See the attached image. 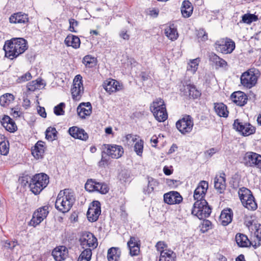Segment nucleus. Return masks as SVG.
Instances as JSON below:
<instances>
[{
	"mask_svg": "<svg viewBox=\"0 0 261 261\" xmlns=\"http://www.w3.org/2000/svg\"><path fill=\"white\" fill-rule=\"evenodd\" d=\"M176 255L173 251H162L159 261H175Z\"/></svg>",
	"mask_w": 261,
	"mask_h": 261,
	"instance_id": "nucleus-40",
	"label": "nucleus"
},
{
	"mask_svg": "<svg viewBox=\"0 0 261 261\" xmlns=\"http://www.w3.org/2000/svg\"><path fill=\"white\" fill-rule=\"evenodd\" d=\"M222 175L223 176L220 175L219 177H216L214 179L215 188L220 194L223 193L226 188L225 174L224 173H223Z\"/></svg>",
	"mask_w": 261,
	"mask_h": 261,
	"instance_id": "nucleus-28",
	"label": "nucleus"
},
{
	"mask_svg": "<svg viewBox=\"0 0 261 261\" xmlns=\"http://www.w3.org/2000/svg\"><path fill=\"white\" fill-rule=\"evenodd\" d=\"M63 247L61 246V248H56L52 251L51 255L56 261H62L65 259L64 254L62 253L61 248Z\"/></svg>",
	"mask_w": 261,
	"mask_h": 261,
	"instance_id": "nucleus-47",
	"label": "nucleus"
},
{
	"mask_svg": "<svg viewBox=\"0 0 261 261\" xmlns=\"http://www.w3.org/2000/svg\"><path fill=\"white\" fill-rule=\"evenodd\" d=\"M101 149V158L100 160L98 163V166L101 168H105L106 166L108 165V164H109L110 156H109V155H108V154L106 153V152L103 149Z\"/></svg>",
	"mask_w": 261,
	"mask_h": 261,
	"instance_id": "nucleus-45",
	"label": "nucleus"
},
{
	"mask_svg": "<svg viewBox=\"0 0 261 261\" xmlns=\"http://www.w3.org/2000/svg\"><path fill=\"white\" fill-rule=\"evenodd\" d=\"M197 36L199 39V41L204 42L208 39L207 33L203 29H200L197 31Z\"/></svg>",
	"mask_w": 261,
	"mask_h": 261,
	"instance_id": "nucleus-55",
	"label": "nucleus"
},
{
	"mask_svg": "<svg viewBox=\"0 0 261 261\" xmlns=\"http://www.w3.org/2000/svg\"><path fill=\"white\" fill-rule=\"evenodd\" d=\"M44 142L41 141H38L32 150V154L36 159H42L44 153Z\"/></svg>",
	"mask_w": 261,
	"mask_h": 261,
	"instance_id": "nucleus-30",
	"label": "nucleus"
},
{
	"mask_svg": "<svg viewBox=\"0 0 261 261\" xmlns=\"http://www.w3.org/2000/svg\"><path fill=\"white\" fill-rule=\"evenodd\" d=\"M18 245V242L16 240L13 241H7L5 243L4 247L7 249H10L12 250Z\"/></svg>",
	"mask_w": 261,
	"mask_h": 261,
	"instance_id": "nucleus-62",
	"label": "nucleus"
},
{
	"mask_svg": "<svg viewBox=\"0 0 261 261\" xmlns=\"http://www.w3.org/2000/svg\"><path fill=\"white\" fill-rule=\"evenodd\" d=\"M193 8L189 1H184L181 7V12L185 18L189 17L192 14Z\"/></svg>",
	"mask_w": 261,
	"mask_h": 261,
	"instance_id": "nucleus-35",
	"label": "nucleus"
},
{
	"mask_svg": "<svg viewBox=\"0 0 261 261\" xmlns=\"http://www.w3.org/2000/svg\"><path fill=\"white\" fill-rule=\"evenodd\" d=\"M69 30L70 32L76 33V31L74 30V27H77L79 24V22L74 18H70L69 19Z\"/></svg>",
	"mask_w": 261,
	"mask_h": 261,
	"instance_id": "nucleus-61",
	"label": "nucleus"
},
{
	"mask_svg": "<svg viewBox=\"0 0 261 261\" xmlns=\"http://www.w3.org/2000/svg\"><path fill=\"white\" fill-rule=\"evenodd\" d=\"M166 36L170 40L174 41L177 39L178 34L174 24H171L165 30Z\"/></svg>",
	"mask_w": 261,
	"mask_h": 261,
	"instance_id": "nucleus-36",
	"label": "nucleus"
},
{
	"mask_svg": "<svg viewBox=\"0 0 261 261\" xmlns=\"http://www.w3.org/2000/svg\"><path fill=\"white\" fill-rule=\"evenodd\" d=\"M238 194L241 202L247 199L253 198V196L251 191L245 187H242L239 189Z\"/></svg>",
	"mask_w": 261,
	"mask_h": 261,
	"instance_id": "nucleus-41",
	"label": "nucleus"
},
{
	"mask_svg": "<svg viewBox=\"0 0 261 261\" xmlns=\"http://www.w3.org/2000/svg\"><path fill=\"white\" fill-rule=\"evenodd\" d=\"M233 127L243 136H248L255 133L256 128L250 123L243 122L239 119H236L233 124Z\"/></svg>",
	"mask_w": 261,
	"mask_h": 261,
	"instance_id": "nucleus-7",
	"label": "nucleus"
},
{
	"mask_svg": "<svg viewBox=\"0 0 261 261\" xmlns=\"http://www.w3.org/2000/svg\"><path fill=\"white\" fill-rule=\"evenodd\" d=\"M232 217L233 213L231 209H224L221 213L220 220L223 226H227L232 221Z\"/></svg>",
	"mask_w": 261,
	"mask_h": 261,
	"instance_id": "nucleus-27",
	"label": "nucleus"
},
{
	"mask_svg": "<svg viewBox=\"0 0 261 261\" xmlns=\"http://www.w3.org/2000/svg\"><path fill=\"white\" fill-rule=\"evenodd\" d=\"M71 92L73 100H79L80 99L84 92L82 77L81 75L78 74L75 76Z\"/></svg>",
	"mask_w": 261,
	"mask_h": 261,
	"instance_id": "nucleus-11",
	"label": "nucleus"
},
{
	"mask_svg": "<svg viewBox=\"0 0 261 261\" xmlns=\"http://www.w3.org/2000/svg\"><path fill=\"white\" fill-rule=\"evenodd\" d=\"M214 46L217 52L226 55L232 53L235 49L236 44L230 38L225 37L217 40Z\"/></svg>",
	"mask_w": 261,
	"mask_h": 261,
	"instance_id": "nucleus-6",
	"label": "nucleus"
},
{
	"mask_svg": "<svg viewBox=\"0 0 261 261\" xmlns=\"http://www.w3.org/2000/svg\"><path fill=\"white\" fill-rule=\"evenodd\" d=\"M236 241L238 245L241 247H247L254 244L253 241H250L247 237L242 233H237L236 236Z\"/></svg>",
	"mask_w": 261,
	"mask_h": 261,
	"instance_id": "nucleus-29",
	"label": "nucleus"
},
{
	"mask_svg": "<svg viewBox=\"0 0 261 261\" xmlns=\"http://www.w3.org/2000/svg\"><path fill=\"white\" fill-rule=\"evenodd\" d=\"M14 96L12 94L6 93L0 97V105L5 106L8 105L11 101L13 100Z\"/></svg>",
	"mask_w": 261,
	"mask_h": 261,
	"instance_id": "nucleus-48",
	"label": "nucleus"
},
{
	"mask_svg": "<svg viewBox=\"0 0 261 261\" xmlns=\"http://www.w3.org/2000/svg\"><path fill=\"white\" fill-rule=\"evenodd\" d=\"M159 13V11L158 9L153 8L152 10H150L149 12V15L154 18H156L158 16Z\"/></svg>",
	"mask_w": 261,
	"mask_h": 261,
	"instance_id": "nucleus-64",
	"label": "nucleus"
},
{
	"mask_svg": "<svg viewBox=\"0 0 261 261\" xmlns=\"http://www.w3.org/2000/svg\"><path fill=\"white\" fill-rule=\"evenodd\" d=\"M97 183V181L95 179H88L85 184V188L89 192L95 191Z\"/></svg>",
	"mask_w": 261,
	"mask_h": 261,
	"instance_id": "nucleus-51",
	"label": "nucleus"
},
{
	"mask_svg": "<svg viewBox=\"0 0 261 261\" xmlns=\"http://www.w3.org/2000/svg\"><path fill=\"white\" fill-rule=\"evenodd\" d=\"M243 163L247 167L261 169V155L254 152H247L243 157Z\"/></svg>",
	"mask_w": 261,
	"mask_h": 261,
	"instance_id": "nucleus-10",
	"label": "nucleus"
},
{
	"mask_svg": "<svg viewBox=\"0 0 261 261\" xmlns=\"http://www.w3.org/2000/svg\"><path fill=\"white\" fill-rule=\"evenodd\" d=\"M38 113L39 114L40 116L43 118L46 117V113L45 112V108L44 107H42L39 106V109L37 110Z\"/></svg>",
	"mask_w": 261,
	"mask_h": 261,
	"instance_id": "nucleus-63",
	"label": "nucleus"
},
{
	"mask_svg": "<svg viewBox=\"0 0 261 261\" xmlns=\"http://www.w3.org/2000/svg\"><path fill=\"white\" fill-rule=\"evenodd\" d=\"M194 125L192 117L190 115H186L176 123L177 129L183 135L190 133Z\"/></svg>",
	"mask_w": 261,
	"mask_h": 261,
	"instance_id": "nucleus-9",
	"label": "nucleus"
},
{
	"mask_svg": "<svg viewBox=\"0 0 261 261\" xmlns=\"http://www.w3.org/2000/svg\"><path fill=\"white\" fill-rule=\"evenodd\" d=\"M150 110L159 122H164L168 118L166 105L161 98H156L150 104Z\"/></svg>",
	"mask_w": 261,
	"mask_h": 261,
	"instance_id": "nucleus-3",
	"label": "nucleus"
},
{
	"mask_svg": "<svg viewBox=\"0 0 261 261\" xmlns=\"http://www.w3.org/2000/svg\"><path fill=\"white\" fill-rule=\"evenodd\" d=\"M10 41H13L14 47L16 48L19 55L23 53L28 48L27 42L22 38H13L10 39Z\"/></svg>",
	"mask_w": 261,
	"mask_h": 261,
	"instance_id": "nucleus-24",
	"label": "nucleus"
},
{
	"mask_svg": "<svg viewBox=\"0 0 261 261\" xmlns=\"http://www.w3.org/2000/svg\"><path fill=\"white\" fill-rule=\"evenodd\" d=\"M57 131L55 127H48L45 131V138L49 141H54L57 139Z\"/></svg>",
	"mask_w": 261,
	"mask_h": 261,
	"instance_id": "nucleus-42",
	"label": "nucleus"
},
{
	"mask_svg": "<svg viewBox=\"0 0 261 261\" xmlns=\"http://www.w3.org/2000/svg\"><path fill=\"white\" fill-rule=\"evenodd\" d=\"M92 107L90 102H82L77 108V113L81 119H85L92 113Z\"/></svg>",
	"mask_w": 261,
	"mask_h": 261,
	"instance_id": "nucleus-20",
	"label": "nucleus"
},
{
	"mask_svg": "<svg viewBox=\"0 0 261 261\" xmlns=\"http://www.w3.org/2000/svg\"><path fill=\"white\" fill-rule=\"evenodd\" d=\"M103 87L107 92L111 94L122 89V85L115 80L110 79L104 82Z\"/></svg>",
	"mask_w": 261,
	"mask_h": 261,
	"instance_id": "nucleus-17",
	"label": "nucleus"
},
{
	"mask_svg": "<svg viewBox=\"0 0 261 261\" xmlns=\"http://www.w3.org/2000/svg\"><path fill=\"white\" fill-rule=\"evenodd\" d=\"M32 76L31 74L29 72H27L25 74L19 76L17 79V82L18 83L25 82L30 80L32 79Z\"/></svg>",
	"mask_w": 261,
	"mask_h": 261,
	"instance_id": "nucleus-60",
	"label": "nucleus"
},
{
	"mask_svg": "<svg viewBox=\"0 0 261 261\" xmlns=\"http://www.w3.org/2000/svg\"><path fill=\"white\" fill-rule=\"evenodd\" d=\"M96 185V188H95V191H97L102 194H105L108 193L109 187L106 183L97 182Z\"/></svg>",
	"mask_w": 261,
	"mask_h": 261,
	"instance_id": "nucleus-49",
	"label": "nucleus"
},
{
	"mask_svg": "<svg viewBox=\"0 0 261 261\" xmlns=\"http://www.w3.org/2000/svg\"><path fill=\"white\" fill-rule=\"evenodd\" d=\"M9 151V143L5 137L0 134V153L2 155H7Z\"/></svg>",
	"mask_w": 261,
	"mask_h": 261,
	"instance_id": "nucleus-37",
	"label": "nucleus"
},
{
	"mask_svg": "<svg viewBox=\"0 0 261 261\" xmlns=\"http://www.w3.org/2000/svg\"><path fill=\"white\" fill-rule=\"evenodd\" d=\"M65 106V104L64 102H61L57 106H55L54 109V112L57 116L63 115L65 113V111L63 109Z\"/></svg>",
	"mask_w": 261,
	"mask_h": 261,
	"instance_id": "nucleus-54",
	"label": "nucleus"
},
{
	"mask_svg": "<svg viewBox=\"0 0 261 261\" xmlns=\"http://www.w3.org/2000/svg\"><path fill=\"white\" fill-rule=\"evenodd\" d=\"M101 149H103L106 153L113 159H118L124 153L123 147L116 144H104Z\"/></svg>",
	"mask_w": 261,
	"mask_h": 261,
	"instance_id": "nucleus-12",
	"label": "nucleus"
},
{
	"mask_svg": "<svg viewBox=\"0 0 261 261\" xmlns=\"http://www.w3.org/2000/svg\"><path fill=\"white\" fill-rule=\"evenodd\" d=\"M242 203L243 206L249 210H255L257 207L253 196V198H250L243 201Z\"/></svg>",
	"mask_w": 261,
	"mask_h": 261,
	"instance_id": "nucleus-44",
	"label": "nucleus"
},
{
	"mask_svg": "<svg viewBox=\"0 0 261 261\" xmlns=\"http://www.w3.org/2000/svg\"><path fill=\"white\" fill-rule=\"evenodd\" d=\"M164 200L168 204H179L182 201V197L176 191H171L164 195Z\"/></svg>",
	"mask_w": 261,
	"mask_h": 261,
	"instance_id": "nucleus-18",
	"label": "nucleus"
},
{
	"mask_svg": "<svg viewBox=\"0 0 261 261\" xmlns=\"http://www.w3.org/2000/svg\"><path fill=\"white\" fill-rule=\"evenodd\" d=\"M41 81L35 80L29 82L27 86V88L29 91H34L36 89L38 88L39 86L40 85Z\"/></svg>",
	"mask_w": 261,
	"mask_h": 261,
	"instance_id": "nucleus-57",
	"label": "nucleus"
},
{
	"mask_svg": "<svg viewBox=\"0 0 261 261\" xmlns=\"http://www.w3.org/2000/svg\"><path fill=\"white\" fill-rule=\"evenodd\" d=\"M139 242H140V241L138 240V239L134 237H130L127 242V246L131 256H136L139 254L140 244Z\"/></svg>",
	"mask_w": 261,
	"mask_h": 261,
	"instance_id": "nucleus-23",
	"label": "nucleus"
},
{
	"mask_svg": "<svg viewBox=\"0 0 261 261\" xmlns=\"http://www.w3.org/2000/svg\"><path fill=\"white\" fill-rule=\"evenodd\" d=\"M31 180H32V177L29 175H23L19 178V181L23 187H25L27 185L29 187V183L31 182Z\"/></svg>",
	"mask_w": 261,
	"mask_h": 261,
	"instance_id": "nucleus-59",
	"label": "nucleus"
},
{
	"mask_svg": "<svg viewBox=\"0 0 261 261\" xmlns=\"http://www.w3.org/2000/svg\"><path fill=\"white\" fill-rule=\"evenodd\" d=\"M68 133L73 138L82 141H87L89 138V135L85 130L77 126L70 127L68 129Z\"/></svg>",
	"mask_w": 261,
	"mask_h": 261,
	"instance_id": "nucleus-19",
	"label": "nucleus"
},
{
	"mask_svg": "<svg viewBox=\"0 0 261 261\" xmlns=\"http://www.w3.org/2000/svg\"><path fill=\"white\" fill-rule=\"evenodd\" d=\"M156 250L160 252V253L164 251H172L171 249H168L167 245L163 241H159L155 245Z\"/></svg>",
	"mask_w": 261,
	"mask_h": 261,
	"instance_id": "nucleus-58",
	"label": "nucleus"
},
{
	"mask_svg": "<svg viewBox=\"0 0 261 261\" xmlns=\"http://www.w3.org/2000/svg\"><path fill=\"white\" fill-rule=\"evenodd\" d=\"M1 123L6 129L10 132H14L17 129V126L15 122L9 116H5Z\"/></svg>",
	"mask_w": 261,
	"mask_h": 261,
	"instance_id": "nucleus-31",
	"label": "nucleus"
},
{
	"mask_svg": "<svg viewBox=\"0 0 261 261\" xmlns=\"http://www.w3.org/2000/svg\"><path fill=\"white\" fill-rule=\"evenodd\" d=\"M48 183L49 176L47 174L44 173H38L32 177L29 188L35 195H38L47 187Z\"/></svg>",
	"mask_w": 261,
	"mask_h": 261,
	"instance_id": "nucleus-2",
	"label": "nucleus"
},
{
	"mask_svg": "<svg viewBox=\"0 0 261 261\" xmlns=\"http://www.w3.org/2000/svg\"><path fill=\"white\" fill-rule=\"evenodd\" d=\"M207 57L211 64L215 66L216 69H225L228 66L227 62L214 52L208 53Z\"/></svg>",
	"mask_w": 261,
	"mask_h": 261,
	"instance_id": "nucleus-15",
	"label": "nucleus"
},
{
	"mask_svg": "<svg viewBox=\"0 0 261 261\" xmlns=\"http://www.w3.org/2000/svg\"><path fill=\"white\" fill-rule=\"evenodd\" d=\"M83 63L87 67L92 68L96 65V58L91 55H87L84 57Z\"/></svg>",
	"mask_w": 261,
	"mask_h": 261,
	"instance_id": "nucleus-43",
	"label": "nucleus"
},
{
	"mask_svg": "<svg viewBox=\"0 0 261 261\" xmlns=\"http://www.w3.org/2000/svg\"><path fill=\"white\" fill-rule=\"evenodd\" d=\"M101 213L100 203L98 201H94L89 206L87 212L88 220L91 222L96 221Z\"/></svg>",
	"mask_w": 261,
	"mask_h": 261,
	"instance_id": "nucleus-14",
	"label": "nucleus"
},
{
	"mask_svg": "<svg viewBox=\"0 0 261 261\" xmlns=\"http://www.w3.org/2000/svg\"><path fill=\"white\" fill-rule=\"evenodd\" d=\"M214 110L220 117L226 118L228 117L229 112L227 106L223 103H215Z\"/></svg>",
	"mask_w": 261,
	"mask_h": 261,
	"instance_id": "nucleus-34",
	"label": "nucleus"
},
{
	"mask_svg": "<svg viewBox=\"0 0 261 261\" xmlns=\"http://www.w3.org/2000/svg\"><path fill=\"white\" fill-rule=\"evenodd\" d=\"M212 213V208L205 199L196 201L192 210V214L199 219L208 217Z\"/></svg>",
	"mask_w": 261,
	"mask_h": 261,
	"instance_id": "nucleus-4",
	"label": "nucleus"
},
{
	"mask_svg": "<svg viewBox=\"0 0 261 261\" xmlns=\"http://www.w3.org/2000/svg\"><path fill=\"white\" fill-rule=\"evenodd\" d=\"M208 187V182L204 180L201 181L194 192V199L195 200L205 199L204 197Z\"/></svg>",
	"mask_w": 261,
	"mask_h": 261,
	"instance_id": "nucleus-16",
	"label": "nucleus"
},
{
	"mask_svg": "<svg viewBox=\"0 0 261 261\" xmlns=\"http://www.w3.org/2000/svg\"><path fill=\"white\" fill-rule=\"evenodd\" d=\"M84 250L80 255V258L82 260H86L87 261L90 260L92 256V249L85 248H83Z\"/></svg>",
	"mask_w": 261,
	"mask_h": 261,
	"instance_id": "nucleus-50",
	"label": "nucleus"
},
{
	"mask_svg": "<svg viewBox=\"0 0 261 261\" xmlns=\"http://www.w3.org/2000/svg\"><path fill=\"white\" fill-rule=\"evenodd\" d=\"M198 62V58L191 60L190 63L189 64L188 70H191L193 73L195 72L197 69Z\"/></svg>",
	"mask_w": 261,
	"mask_h": 261,
	"instance_id": "nucleus-56",
	"label": "nucleus"
},
{
	"mask_svg": "<svg viewBox=\"0 0 261 261\" xmlns=\"http://www.w3.org/2000/svg\"><path fill=\"white\" fill-rule=\"evenodd\" d=\"M13 45V41L10 40L6 41L4 46L5 57L11 60H13L19 56L18 51H16V48L14 47Z\"/></svg>",
	"mask_w": 261,
	"mask_h": 261,
	"instance_id": "nucleus-21",
	"label": "nucleus"
},
{
	"mask_svg": "<svg viewBox=\"0 0 261 261\" xmlns=\"http://www.w3.org/2000/svg\"><path fill=\"white\" fill-rule=\"evenodd\" d=\"M257 20L258 16L254 14L246 13L242 16V22L249 24Z\"/></svg>",
	"mask_w": 261,
	"mask_h": 261,
	"instance_id": "nucleus-46",
	"label": "nucleus"
},
{
	"mask_svg": "<svg viewBox=\"0 0 261 261\" xmlns=\"http://www.w3.org/2000/svg\"><path fill=\"white\" fill-rule=\"evenodd\" d=\"M48 207V206L45 205L35 211L33 214V217L31 220L30 224L34 227L39 224L45 218H46L49 213Z\"/></svg>",
	"mask_w": 261,
	"mask_h": 261,
	"instance_id": "nucleus-13",
	"label": "nucleus"
},
{
	"mask_svg": "<svg viewBox=\"0 0 261 261\" xmlns=\"http://www.w3.org/2000/svg\"><path fill=\"white\" fill-rule=\"evenodd\" d=\"M260 75V72L258 69L251 68L242 74L241 83L244 87L251 88L255 85Z\"/></svg>",
	"mask_w": 261,
	"mask_h": 261,
	"instance_id": "nucleus-5",
	"label": "nucleus"
},
{
	"mask_svg": "<svg viewBox=\"0 0 261 261\" xmlns=\"http://www.w3.org/2000/svg\"><path fill=\"white\" fill-rule=\"evenodd\" d=\"M64 43L67 46H71L77 49L80 46L81 41L77 36L69 34L66 37Z\"/></svg>",
	"mask_w": 261,
	"mask_h": 261,
	"instance_id": "nucleus-32",
	"label": "nucleus"
},
{
	"mask_svg": "<svg viewBox=\"0 0 261 261\" xmlns=\"http://www.w3.org/2000/svg\"><path fill=\"white\" fill-rule=\"evenodd\" d=\"M144 147V142L142 140L136 142L134 145V151L139 156H142Z\"/></svg>",
	"mask_w": 261,
	"mask_h": 261,
	"instance_id": "nucleus-52",
	"label": "nucleus"
},
{
	"mask_svg": "<svg viewBox=\"0 0 261 261\" xmlns=\"http://www.w3.org/2000/svg\"><path fill=\"white\" fill-rule=\"evenodd\" d=\"M28 21V15L20 12L14 13L9 17V22L11 23L25 24Z\"/></svg>",
	"mask_w": 261,
	"mask_h": 261,
	"instance_id": "nucleus-25",
	"label": "nucleus"
},
{
	"mask_svg": "<svg viewBox=\"0 0 261 261\" xmlns=\"http://www.w3.org/2000/svg\"><path fill=\"white\" fill-rule=\"evenodd\" d=\"M181 91H185L184 95H188L190 98L193 99H197L200 97L201 93L197 89L194 85L189 84L184 86V89H181Z\"/></svg>",
	"mask_w": 261,
	"mask_h": 261,
	"instance_id": "nucleus-26",
	"label": "nucleus"
},
{
	"mask_svg": "<svg viewBox=\"0 0 261 261\" xmlns=\"http://www.w3.org/2000/svg\"><path fill=\"white\" fill-rule=\"evenodd\" d=\"M230 97L233 102L240 107L245 106L248 100L246 94L240 91L233 92L231 94Z\"/></svg>",
	"mask_w": 261,
	"mask_h": 261,
	"instance_id": "nucleus-22",
	"label": "nucleus"
},
{
	"mask_svg": "<svg viewBox=\"0 0 261 261\" xmlns=\"http://www.w3.org/2000/svg\"><path fill=\"white\" fill-rule=\"evenodd\" d=\"M147 187L143 189V193L145 194H149L154 191V187L159 185V182L155 179L151 177H148Z\"/></svg>",
	"mask_w": 261,
	"mask_h": 261,
	"instance_id": "nucleus-39",
	"label": "nucleus"
},
{
	"mask_svg": "<svg viewBox=\"0 0 261 261\" xmlns=\"http://www.w3.org/2000/svg\"><path fill=\"white\" fill-rule=\"evenodd\" d=\"M75 202V197L73 191L69 189L61 191L58 195L55 207L63 213L68 212Z\"/></svg>",
	"mask_w": 261,
	"mask_h": 261,
	"instance_id": "nucleus-1",
	"label": "nucleus"
},
{
	"mask_svg": "<svg viewBox=\"0 0 261 261\" xmlns=\"http://www.w3.org/2000/svg\"><path fill=\"white\" fill-rule=\"evenodd\" d=\"M119 248L111 247L108 249L107 258L108 261H118L120 256V252H118Z\"/></svg>",
	"mask_w": 261,
	"mask_h": 261,
	"instance_id": "nucleus-38",
	"label": "nucleus"
},
{
	"mask_svg": "<svg viewBox=\"0 0 261 261\" xmlns=\"http://www.w3.org/2000/svg\"><path fill=\"white\" fill-rule=\"evenodd\" d=\"M255 231L253 241L254 244L253 247L254 249L257 248L261 245V224H255L254 226Z\"/></svg>",
	"mask_w": 261,
	"mask_h": 261,
	"instance_id": "nucleus-33",
	"label": "nucleus"
},
{
	"mask_svg": "<svg viewBox=\"0 0 261 261\" xmlns=\"http://www.w3.org/2000/svg\"><path fill=\"white\" fill-rule=\"evenodd\" d=\"M212 222L207 219H204L201 224L200 231L202 233H205L212 228Z\"/></svg>",
	"mask_w": 261,
	"mask_h": 261,
	"instance_id": "nucleus-53",
	"label": "nucleus"
},
{
	"mask_svg": "<svg viewBox=\"0 0 261 261\" xmlns=\"http://www.w3.org/2000/svg\"><path fill=\"white\" fill-rule=\"evenodd\" d=\"M79 242L82 248L89 247L88 248L94 249L98 246L97 238L92 233L89 231L82 232Z\"/></svg>",
	"mask_w": 261,
	"mask_h": 261,
	"instance_id": "nucleus-8",
	"label": "nucleus"
}]
</instances>
